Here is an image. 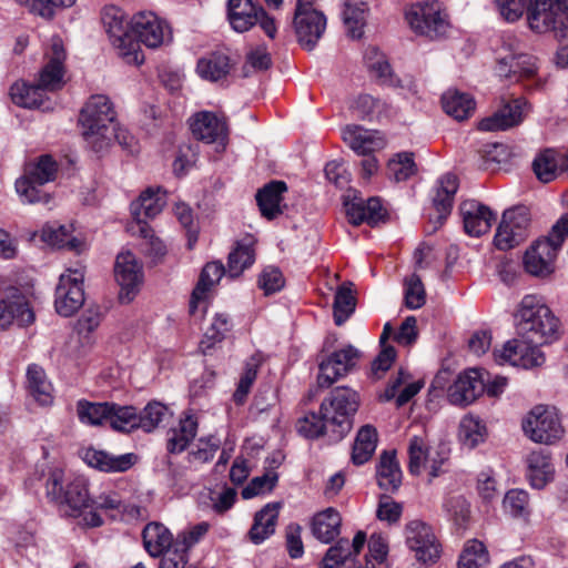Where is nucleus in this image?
Here are the masks:
<instances>
[{
    "instance_id": "obj_54",
    "label": "nucleus",
    "mask_w": 568,
    "mask_h": 568,
    "mask_svg": "<svg viewBox=\"0 0 568 568\" xmlns=\"http://www.w3.org/2000/svg\"><path fill=\"white\" fill-rule=\"evenodd\" d=\"M489 561V554L479 540H469L465 544L459 556L458 568H480Z\"/></svg>"
},
{
    "instance_id": "obj_37",
    "label": "nucleus",
    "mask_w": 568,
    "mask_h": 568,
    "mask_svg": "<svg viewBox=\"0 0 568 568\" xmlns=\"http://www.w3.org/2000/svg\"><path fill=\"white\" fill-rule=\"evenodd\" d=\"M527 478L534 488H544L554 476L550 455L542 449L534 450L527 456Z\"/></svg>"
},
{
    "instance_id": "obj_11",
    "label": "nucleus",
    "mask_w": 568,
    "mask_h": 568,
    "mask_svg": "<svg viewBox=\"0 0 568 568\" xmlns=\"http://www.w3.org/2000/svg\"><path fill=\"white\" fill-rule=\"evenodd\" d=\"M525 435L535 443L551 445L565 433L560 417L555 407L535 406L523 420Z\"/></svg>"
},
{
    "instance_id": "obj_38",
    "label": "nucleus",
    "mask_w": 568,
    "mask_h": 568,
    "mask_svg": "<svg viewBox=\"0 0 568 568\" xmlns=\"http://www.w3.org/2000/svg\"><path fill=\"white\" fill-rule=\"evenodd\" d=\"M41 240L49 246L64 248L73 252L83 250V242L72 235V226L60 225L57 222L48 223L42 227Z\"/></svg>"
},
{
    "instance_id": "obj_27",
    "label": "nucleus",
    "mask_w": 568,
    "mask_h": 568,
    "mask_svg": "<svg viewBox=\"0 0 568 568\" xmlns=\"http://www.w3.org/2000/svg\"><path fill=\"white\" fill-rule=\"evenodd\" d=\"M529 111V104L524 98L514 99L504 104L491 116L483 119L478 123L481 131L507 130L519 124Z\"/></svg>"
},
{
    "instance_id": "obj_7",
    "label": "nucleus",
    "mask_w": 568,
    "mask_h": 568,
    "mask_svg": "<svg viewBox=\"0 0 568 568\" xmlns=\"http://www.w3.org/2000/svg\"><path fill=\"white\" fill-rule=\"evenodd\" d=\"M359 407L358 394L349 387L334 388L322 404L320 412L332 424V438L342 439L352 428V418Z\"/></svg>"
},
{
    "instance_id": "obj_58",
    "label": "nucleus",
    "mask_w": 568,
    "mask_h": 568,
    "mask_svg": "<svg viewBox=\"0 0 568 568\" xmlns=\"http://www.w3.org/2000/svg\"><path fill=\"white\" fill-rule=\"evenodd\" d=\"M220 447L221 439L215 435L200 437L196 443V448L187 455L189 463H207L213 459Z\"/></svg>"
},
{
    "instance_id": "obj_39",
    "label": "nucleus",
    "mask_w": 568,
    "mask_h": 568,
    "mask_svg": "<svg viewBox=\"0 0 568 568\" xmlns=\"http://www.w3.org/2000/svg\"><path fill=\"white\" fill-rule=\"evenodd\" d=\"M365 63L373 78L379 83L394 88H404L402 80L397 79L385 57L377 48H368L365 53Z\"/></svg>"
},
{
    "instance_id": "obj_42",
    "label": "nucleus",
    "mask_w": 568,
    "mask_h": 568,
    "mask_svg": "<svg viewBox=\"0 0 568 568\" xmlns=\"http://www.w3.org/2000/svg\"><path fill=\"white\" fill-rule=\"evenodd\" d=\"M254 244L255 239L252 235H245L236 242L234 250L229 254L226 272L230 276L236 277L241 275L245 268L254 263Z\"/></svg>"
},
{
    "instance_id": "obj_31",
    "label": "nucleus",
    "mask_w": 568,
    "mask_h": 568,
    "mask_svg": "<svg viewBox=\"0 0 568 568\" xmlns=\"http://www.w3.org/2000/svg\"><path fill=\"white\" fill-rule=\"evenodd\" d=\"M197 418L190 413H184L178 424L168 430L166 449L170 454L183 453L194 440L197 434Z\"/></svg>"
},
{
    "instance_id": "obj_63",
    "label": "nucleus",
    "mask_w": 568,
    "mask_h": 568,
    "mask_svg": "<svg viewBox=\"0 0 568 568\" xmlns=\"http://www.w3.org/2000/svg\"><path fill=\"white\" fill-rule=\"evenodd\" d=\"M426 302V293L418 275L412 274L405 280V305L410 310L422 307Z\"/></svg>"
},
{
    "instance_id": "obj_35",
    "label": "nucleus",
    "mask_w": 568,
    "mask_h": 568,
    "mask_svg": "<svg viewBox=\"0 0 568 568\" xmlns=\"http://www.w3.org/2000/svg\"><path fill=\"white\" fill-rule=\"evenodd\" d=\"M264 9L251 0H229L227 18L236 32H245L255 26Z\"/></svg>"
},
{
    "instance_id": "obj_17",
    "label": "nucleus",
    "mask_w": 568,
    "mask_h": 568,
    "mask_svg": "<svg viewBox=\"0 0 568 568\" xmlns=\"http://www.w3.org/2000/svg\"><path fill=\"white\" fill-rule=\"evenodd\" d=\"M65 58L67 52L62 39L53 37L44 52V67L40 74H38V91H57L62 89L65 84Z\"/></svg>"
},
{
    "instance_id": "obj_5",
    "label": "nucleus",
    "mask_w": 568,
    "mask_h": 568,
    "mask_svg": "<svg viewBox=\"0 0 568 568\" xmlns=\"http://www.w3.org/2000/svg\"><path fill=\"white\" fill-rule=\"evenodd\" d=\"M516 317L518 332L532 343L547 344L558 338L559 321L541 296H524Z\"/></svg>"
},
{
    "instance_id": "obj_16",
    "label": "nucleus",
    "mask_w": 568,
    "mask_h": 568,
    "mask_svg": "<svg viewBox=\"0 0 568 568\" xmlns=\"http://www.w3.org/2000/svg\"><path fill=\"white\" fill-rule=\"evenodd\" d=\"M359 351L353 345L331 353L320 361L317 384L321 388H328L335 382L346 376L356 365L359 358Z\"/></svg>"
},
{
    "instance_id": "obj_56",
    "label": "nucleus",
    "mask_w": 568,
    "mask_h": 568,
    "mask_svg": "<svg viewBox=\"0 0 568 568\" xmlns=\"http://www.w3.org/2000/svg\"><path fill=\"white\" fill-rule=\"evenodd\" d=\"M16 192L23 204H33L36 201V162L28 161L22 174L16 181Z\"/></svg>"
},
{
    "instance_id": "obj_46",
    "label": "nucleus",
    "mask_w": 568,
    "mask_h": 568,
    "mask_svg": "<svg viewBox=\"0 0 568 568\" xmlns=\"http://www.w3.org/2000/svg\"><path fill=\"white\" fill-rule=\"evenodd\" d=\"M231 70L230 58L225 53L214 52L197 61L196 71L202 79L215 82L225 78Z\"/></svg>"
},
{
    "instance_id": "obj_44",
    "label": "nucleus",
    "mask_w": 568,
    "mask_h": 568,
    "mask_svg": "<svg viewBox=\"0 0 568 568\" xmlns=\"http://www.w3.org/2000/svg\"><path fill=\"white\" fill-rule=\"evenodd\" d=\"M342 517L335 508L317 513L312 521V532L316 539L328 544L339 535Z\"/></svg>"
},
{
    "instance_id": "obj_47",
    "label": "nucleus",
    "mask_w": 568,
    "mask_h": 568,
    "mask_svg": "<svg viewBox=\"0 0 568 568\" xmlns=\"http://www.w3.org/2000/svg\"><path fill=\"white\" fill-rule=\"evenodd\" d=\"M442 104L444 111L457 121L468 119L475 110L474 99L456 90H449L443 94Z\"/></svg>"
},
{
    "instance_id": "obj_15",
    "label": "nucleus",
    "mask_w": 568,
    "mask_h": 568,
    "mask_svg": "<svg viewBox=\"0 0 568 568\" xmlns=\"http://www.w3.org/2000/svg\"><path fill=\"white\" fill-rule=\"evenodd\" d=\"M405 542L423 564H433L440 557V544L430 525L420 520L408 521L404 529Z\"/></svg>"
},
{
    "instance_id": "obj_49",
    "label": "nucleus",
    "mask_w": 568,
    "mask_h": 568,
    "mask_svg": "<svg viewBox=\"0 0 568 568\" xmlns=\"http://www.w3.org/2000/svg\"><path fill=\"white\" fill-rule=\"evenodd\" d=\"M377 445V432L371 425L363 426L355 438L352 460L355 465H363L374 454Z\"/></svg>"
},
{
    "instance_id": "obj_64",
    "label": "nucleus",
    "mask_w": 568,
    "mask_h": 568,
    "mask_svg": "<svg viewBox=\"0 0 568 568\" xmlns=\"http://www.w3.org/2000/svg\"><path fill=\"white\" fill-rule=\"evenodd\" d=\"M10 97L16 105L32 109L36 104V87L18 81L10 88Z\"/></svg>"
},
{
    "instance_id": "obj_26",
    "label": "nucleus",
    "mask_w": 568,
    "mask_h": 568,
    "mask_svg": "<svg viewBox=\"0 0 568 568\" xmlns=\"http://www.w3.org/2000/svg\"><path fill=\"white\" fill-rule=\"evenodd\" d=\"M34 320V313L26 296L18 290L12 288L8 295L0 301V327L7 328L13 322L19 326L30 325Z\"/></svg>"
},
{
    "instance_id": "obj_33",
    "label": "nucleus",
    "mask_w": 568,
    "mask_h": 568,
    "mask_svg": "<svg viewBox=\"0 0 568 568\" xmlns=\"http://www.w3.org/2000/svg\"><path fill=\"white\" fill-rule=\"evenodd\" d=\"M366 542V534L358 531L352 544L348 539H339L334 546L329 547L322 560L321 568H337L347 561L353 560L363 549Z\"/></svg>"
},
{
    "instance_id": "obj_24",
    "label": "nucleus",
    "mask_w": 568,
    "mask_h": 568,
    "mask_svg": "<svg viewBox=\"0 0 568 568\" xmlns=\"http://www.w3.org/2000/svg\"><path fill=\"white\" fill-rule=\"evenodd\" d=\"M485 392V381L479 369L460 373L448 388V400L453 405L467 406Z\"/></svg>"
},
{
    "instance_id": "obj_48",
    "label": "nucleus",
    "mask_w": 568,
    "mask_h": 568,
    "mask_svg": "<svg viewBox=\"0 0 568 568\" xmlns=\"http://www.w3.org/2000/svg\"><path fill=\"white\" fill-rule=\"evenodd\" d=\"M458 190V179L454 174H445L439 181L434 196V206L438 213V219H446L450 213L454 196Z\"/></svg>"
},
{
    "instance_id": "obj_2",
    "label": "nucleus",
    "mask_w": 568,
    "mask_h": 568,
    "mask_svg": "<svg viewBox=\"0 0 568 568\" xmlns=\"http://www.w3.org/2000/svg\"><path fill=\"white\" fill-rule=\"evenodd\" d=\"M495 72L509 83H521L527 89L539 88L537 59L521 51L520 41L513 34H504L496 50Z\"/></svg>"
},
{
    "instance_id": "obj_6",
    "label": "nucleus",
    "mask_w": 568,
    "mask_h": 568,
    "mask_svg": "<svg viewBox=\"0 0 568 568\" xmlns=\"http://www.w3.org/2000/svg\"><path fill=\"white\" fill-rule=\"evenodd\" d=\"M516 317L518 332L532 343L547 344L558 338L559 321L541 296H524Z\"/></svg>"
},
{
    "instance_id": "obj_53",
    "label": "nucleus",
    "mask_w": 568,
    "mask_h": 568,
    "mask_svg": "<svg viewBox=\"0 0 568 568\" xmlns=\"http://www.w3.org/2000/svg\"><path fill=\"white\" fill-rule=\"evenodd\" d=\"M138 416L139 428L145 433H151L170 416V409L164 404L153 400L150 402Z\"/></svg>"
},
{
    "instance_id": "obj_36",
    "label": "nucleus",
    "mask_w": 568,
    "mask_h": 568,
    "mask_svg": "<svg viewBox=\"0 0 568 568\" xmlns=\"http://www.w3.org/2000/svg\"><path fill=\"white\" fill-rule=\"evenodd\" d=\"M281 503H270L254 516V523L248 531L252 542L258 545L275 532Z\"/></svg>"
},
{
    "instance_id": "obj_57",
    "label": "nucleus",
    "mask_w": 568,
    "mask_h": 568,
    "mask_svg": "<svg viewBox=\"0 0 568 568\" xmlns=\"http://www.w3.org/2000/svg\"><path fill=\"white\" fill-rule=\"evenodd\" d=\"M559 166L560 160L557 159V153L554 150L544 151L532 162V170L542 183L552 181Z\"/></svg>"
},
{
    "instance_id": "obj_20",
    "label": "nucleus",
    "mask_w": 568,
    "mask_h": 568,
    "mask_svg": "<svg viewBox=\"0 0 568 568\" xmlns=\"http://www.w3.org/2000/svg\"><path fill=\"white\" fill-rule=\"evenodd\" d=\"M130 30L138 38V43L148 48H159L171 41L169 26L151 11H143L134 14L130 21Z\"/></svg>"
},
{
    "instance_id": "obj_52",
    "label": "nucleus",
    "mask_w": 568,
    "mask_h": 568,
    "mask_svg": "<svg viewBox=\"0 0 568 568\" xmlns=\"http://www.w3.org/2000/svg\"><path fill=\"white\" fill-rule=\"evenodd\" d=\"M109 403H92L87 399H80L77 403V415L82 424L90 426H100L108 422Z\"/></svg>"
},
{
    "instance_id": "obj_19",
    "label": "nucleus",
    "mask_w": 568,
    "mask_h": 568,
    "mask_svg": "<svg viewBox=\"0 0 568 568\" xmlns=\"http://www.w3.org/2000/svg\"><path fill=\"white\" fill-rule=\"evenodd\" d=\"M538 345L526 336H521V338L508 341L501 351H494V357L500 365L509 363L523 368L541 366L545 356Z\"/></svg>"
},
{
    "instance_id": "obj_61",
    "label": "nucleus",
    "mask_w": 568,
    "mask_h": 568,
    "mask_svg": "<svg viewBox=\"0 0 568 568\" xmlns=\"http://www.w3.org/2000/svg\"><path fill=\"white\" fill-rule=\"evenodd\" d=\"M389 176L396 182L406 181L416 172L413 153H399L389 160L387 165Z\"/></svg>"
},
{
    "instance_id": "obj_25",
    "label": "nucleus",
    "mask_w": 568,
    "mask_h": 568,
    "mask_svg": "<svg viewBox=\"0 0 568 568\" xmlns=\"http://www.w3.org/2000/svg\"><path fill=\"white\" fill-rule=\"evenodd\" d=\"M293 24L298 43L311 51L325 32L326 17L322 11H300L295 12Z\"/></svg>"
},
{
    "instance_id": "obj_18",
    "label": "nucleus",
    "mask_w": 568,
    "mask_h": 568,
    "mask_svg": "<svg viewBox=\"0 0 568 568\" xmlns=\"http://www.w3.org/2000/svg\"><path fill=\"white\" fill-rule=\"evenodd\" d=\"M527 20L529 28L538 33L554 31L559 38H568L564 18L552 0H528Z\"/></svg>"
},
{
    "instance_id": "obj_10",
    "label": "nucleus",
    "mask_w": 568,
    "mask_h": 568,
    "mask_svg": "<svg viewBox=\"0 0 568 568\" xmlns=\"http://www.w3.org/2000/svg\"><path fill=\"white\" fill-rule=\"evenodd\" d=\"M566 235L552 226L545 239L537 240L526 251L524 266L527 273L537 277H547L555 271V261Z\"/></svg>"
},
{
    "instance_id": "obj_3",
    "label": "nucleus",
    "mask_w": 568,
    "mask_h": 568,
    "mask_svg": "<svg viewBox=\"0 0 568 568\" xmlns=\"http://www.w3.org/2000/svg\"><path fill=\"white\" fill-rule=\"evenodd\" d=\"M44 494L53 504L68 507V515L79 517L91 507L89 480L82 475L70 477L64 483V470L61 465L50 467L44 473Z\"/></svg>"
},
{
    "instance_id": "obj_45",
    "label": "nucleus",
    "mask_w": 568,
    "mask_h": 568,
    "mask_svg": "<svg viewBox=\"0 0 568 568\" xmlns=\"http://www.w3.org/2000/svg\"><path fill=\"white\" fill-rule=\"evenodd\" d=\"M367 11V4L362 0L344 1L343 22L352 39H359L363 36Z\"/></svg>"
},
{
    "instance_id": "obj_34",
    "label": "nucleus",
    "mask_w": 568,
    "mask_h": 568,
    "mask_svg": "<svg viewBox=\"0 0 568 568\" xmlns=\"http://www.w3.org/2000/svg\"><path fill=\"white\" fill-rule=\"evenodd\" d=\"M145 550L152 557H165L170 551L175 550L178 539L174 541L170 530L160 523L148 524L142 532Z\"/></svg>"
},
{
    "instance_id": "obj_50",
    "label": "nucleus",
    "mask_w": 568,
    "mask_h": 568,
    "mask_svg": "<svg viewBox=\"0 0 568 568\" xmlns=\"http://www.w3.org/2000/svg\"><path fill=\"white\" fill-rule=\"evenodd\" d=\"M108 422L110 426L122 433H130L139 428V416L133 406H121L109 403Z\"/></svg>"
},
{
    "instance_id": "obj_23",
    "label": "nucleus",
    "mask_w": 568,
    "mask_h": 568,
    "mask_svg": "<svg viewBox=\"0 0 568 568\" xmlns=\"http://www.w3.org/2000/svg\"><path fill=\"white\" fill-rule=\"evenodd\" d=\"M114 274L121 286L120 300L131 302L142 283V266L131 252H122L116 256Z\"/></svg>"
},
{
    "instance_id": "obj_21",
    "label": "nucleus",
    "mask_w": 568,
    "mask_h": 568,
    "mask_svg": "<svg viewBox=\"0 0 568 568\" xmlns=\"http://www.w3.org/2000/svg\"><path fill=\"white\" fill-rule=\"evenodd\" d=\"M193 136L204 143H215L225 148L229 136V126L224 116H217L211 111H201L190 119Z\"/></svg>"
},
{
    "instance_id": "obj_1",
    "label": "nucleus",
    "mask_w": 568,
    "mask_h": 568,
    "mask_svg": "<svg viewBox=\"0 0 568 568\" xmlns=\"http://www.w3.org/2000/svg\"><path fill=\"white\" fill-rule=\"evenodd\" d=\"M79 123L85 143L95 152L106 149L113 140L128 144L126 133L118 128L115 111L106 95H91L80 111Z\"/></svg>"
},
{
    "instance_id": "obj_62",
    "label": "nucleus",
    "mask_w": 568,
    "mask_h": 568,
    "mask_svg": "<svg viewBox=\"0 0 568 568\" xmlns=\"http://www.w3.org/2000/svg\"><path fill=\"white\" fill-rule=\"evenodd\" d=\"M296 427L301 435L307 438H317L328 432L332 424L324 419L322 413L321 415L311 413L298 419Z\"/></svg>"
},
{
    "instance_id": "obj_55",
    "label": "nucleus",
    "mask_w": 568,
    "mask_h": 568,
    "mask_svg": "<svg viewBox=\"0 0 568 568\" xmlns=\"http://www.w3.org/2000/svg\"><path fill=\"white\" fill-rule=\"evenodd\" d=\"M504 509L514 518L528 521L530 516L529 495L523 489H511L504 498Z\"/></svg>"
},
{
    "instance_id": "obj_51",
    "label": "nucleus",
    "mask_w": 568,
    "mask_h": 568,
    "mask_svg": "<svg viewBox=\"0 0 568 568\" xmlns=\"http://www.w3.org/2000/svg\"><path fill=\"white\" fill-rule=\"evenodd\" d=\"M486 435V426L478 417L467 415L462 419L458 436L463 445L474 448L485 440Z\"/></svg>"
},
{
    "instance_id": "obj_4",
    "label": "nucleus",
    "mask_w": 568,
    "mask_h": 568,
    "mask_svg": "<svg viewBox=\"0 0 568 568\" xmlns=\"http://www.w3.org/2000/svg\"><path fill=\"white\" fill-rule=\"evenodd\" d=\"M516 317L518 332L532 343L547 344L558 338L559 321L541 296H524Z\"/></svg>"
},
{
    "instance_id": "obj_22",
    "label": "nucleus",
    "mask_w": 568,
    "mask_h": 568,
    "mask_svg": "<svg viewBox=\"0 0 568 568\" xmlns=\"http://www.w3.org/2000/svg\"><path fill=\"white\" fill-rule=\"evenodd\" d=\"M344 207L347 220L353 225H359L364 222L375 225L383 221L386 215L378 197H369L365 201L356 191H349L344 196Z\"/></svg>"
},
{
    "instance_id": "obj_12",
    "label": "nucleus",
    "mask_w": 568,
    "mask_h": 568,
    "mask_svg": "<svg viewBox=\"0 0 568 568\" xmlns=\"http://www.w3.org/2000/svg\"><path fill=\"white\" fill-rule=\"evenodd\" d=\"M408 470L412 475H420L427 471L429 480L439 476L443 465L448 460L449 449L439 445L436 450L428 446L426 435H415L408 444Z\"/></svg>"
},
{
    "instance_id": "obj_30",
    "label": "nucleus",
    "mask_w": 568,
    "mask_h": 568,
    "mask_svg": "<svg viewBox=\"0 0 568 568\" xmlns=\"http://www.w3.org/2000/svg\"><path fill=\"white\" fill-rule=\"evenodd\" d=\"M343 140L358 155L383 150L386 140L378 131H371L359 125H348L343 130Z\"/></svg>"
},
{
    "instance_id": "obj_59",
    "label": "nucleus",
    "mask_w": 568,
    "mask_h": 568,
    "mask_svg": "<svg viewBox=\"0 0 568 568\" xmlns=\"http://www.w3.org/2000/svg\"><path fill=\"white\" fill-rule=\"evenodd\" d=\"M232 327L233 323L227 314H215L211 326L205 332V339L201 342L204 351L210 348L214 343L221 342Z\"/></svg>"
},
{
    "instance_id": "obj_60",
    "label": "nucleus",
    "mask_w": 568,
    "mask_h": 568,
    "mask_svg": "<svg viewBox=\"0 0 568 568\" xmlns=\"http://www.w3.org/2000/svg\"><path fill=\"white\" fill-rule=\"evenodd\" d=\"M355 310V297L346 286H341L334 298V322L341 326Z\"/></svg>"
},
{
    "instance_id": "obj_29",
    "label": "nucleus",
    "mask_w": 568,
    "mask_h": 568,
    "mask_svg": "<svg viewBox=\"0 0 568 568\" xmlns=\"http://www.w3.org/2000/svg\"><path fill=\"white\" fill-rule=\"evenodd\" d=\"M465 232L470 236H480L487 233L496 220L495 213L476 200H467L460 204Z\"/></svg>"
},
{
    "instance_id": "obj_43",
    "label": "nucleus",
    "mask_w": 568,
    "mask_h": 568,
    "mask_svg": "<svg viewBox=\"0 0 568 568\" xmlns=\"http://www.w3.org/2000/svg\"><path fill=\"white\" fill-rule=\"evenodd\" d=\"M377 483L385 491H396L402 484V470L394 452H384L376 469Z\"/></svg>"
},
{
    "instance_id": "obj_14",
    "label": "nucleus",
    "mask_w": 568,
    "mask_h": 568,
    "mask_svg": "<svg viewBox=\"0 0 568 568\" xmlns=\"http://www.w3.org/2000/svg\"><path fill=\"white\" fill-rule=\"evenodd\" d=\"M84 272L81 268H68L59 277L55 288L54 308L64 317L75 314L84 304Z\"/></svg>"
},
{
    "instance_id": "obj_8",
    "label": "nucleus",
    "mask_w": 568,
    "mask_h": 568,
    "mask_svg": "<svg viewBox=\"0 0 568 568\" xmlns=\"http://www.w3.org/2000/svg\"><path fill=\"white\" fill-rule=\"evenodd\" d=\"M405 18L416 34L430 40L444 38L450 30L448 13L436 0L412 4L407 9Z\"/></svg>"
},
{
    "instance_id": "obj_32",
    "label": "nucleus",
    "mask_w": 568,
    "mask_h": 568,
    "mask_svg": "<svg viewBox=\"0 0 568 568\" xmlns=\"http://www.w3.org/2000/svg\"><path fill=\"white\" fill-rule=\"evenodd\" d=\"M166 203L165 191L160 187H149L131 204V212L136 226L148 225L146 220L155 217Z\"/></svg>"
},
{
    "instance_id": "obj_28",
    "label": "nucleus",
    "mask_w": 568,
    "mask_h": 568,
    "mask_svg": "<svg viewBox=\"0 0 568 568\" xmlns=\"http://www.w3.org/2000/svg\"><path fill=\"white\" fill-rule=\"evenodd\" d=\"M81 457L88 466L104 473H124L132 468L138 460L133 453L113 455L92 447L83 449Z\"/></svg>"
},
{
    "instance_id": "obj_9",
    "label": "nucleus",
    "mask_w": 568,
    "mask_h": 568,
    "mask_svg": "<svg viewBox=\"0 0 568 568\" xmlns=\"http://www.w3.org/2000/svg\"><path fill=\"white\" fill-rule=\"evenodd\" d=\"M102 22L113 48L124 62L134 65L142 64L144 55L139 43L129 32V23L123 11L113 6L104 8Z\"/></svg>"
},
{
    "instance_id": "obj_13",
    "label": "nucleus",
    "mask_w": 568,
    "mask_h": 568,
    "mask_svg": "<svg viewBox=\"0 0 568 568\" xmlns=\"http://www.w3.org/2000/svg\"><path fill=\"white\" fill-rule=\"evenodd\" d=\"M530 223V212L525 205L506 210L497 227L494 244L501 251L518 246L529 236Z\"/></svg>"
},
{
    "instance_id": "obj_40",
    "label": "nucleus",
    "mask_w": 568,
    "mask_h": 568,
    "mask_svg": "<svg viewBox=\"0 0 568 568\" xmlns=\"http://www.w3.org/2000/svg\"><path fill=\"white\" fill-rule=\"evenodd\" d=\"M225 273L223 264L219 262L207 263L201 274L196 286L194 287L190 300V313L196 312L200 302L205 301L207 292L222 278Z\"/></svg>"
},
{
    "instance_id": "obj_41",
    "label": "nucleus",
    "mask_w": 568,
    "mask_h": 568,
    "mask_svg": "<svg viewBox=\"0 0 568 568\" xmlns=\"http://www.w3.org/2000/svg\"><path fill=\"white\" fill-rule=\"evenodd\" d=\"M286 190L287 186L283 181H272L258 190L256 201L264 217L273 220L282 213L280 204Z\"/></svg>"
}]
</instances>
